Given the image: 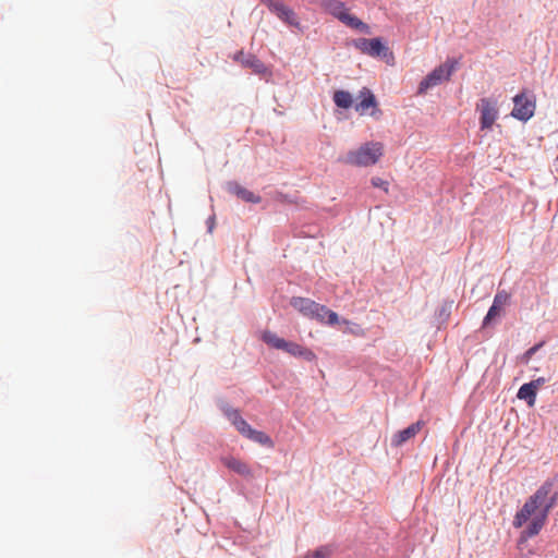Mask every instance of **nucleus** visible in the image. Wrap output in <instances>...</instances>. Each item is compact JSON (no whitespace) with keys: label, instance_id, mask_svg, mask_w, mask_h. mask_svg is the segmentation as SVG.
<instances>
[{"label":"nucleus","instance_id":"19","mask_svg":"<svg viewBox=\"0 0 558 558\" xmlns=\"http://www.w3.org/2000/svg\"><path fill=\"white\" fill-rule=\"evenodd\" d=\"M245 437L266 447L274 446L272 440L268 435H266L264 432L256 430L254 428H251V432H248V434Z\"/></svg>","mask_w":558,"mask_h":558},{"label":"nucleus","instance_id":"24","mask_svg":"<svg viewBox=\"0 0 558 558\" xmlns=\"http://www.w3.org/2000/svg\"><path fill=\"white\" fill-rule=\"evenodd\" d=\"M313 558H327L330 555V550L327 547H320L314 551H310Z\"/></svg>","mask_w":558,"mask_h":558},{"label":"nucleus","instance_id":"2","mask_svg":"<svg viewBox=\"0 0 558 558\" xmlns=\"http://www.w3.org/2000/svg\"><path fill=\"white\" fill-rule=\"evenodd\" d=\"M384 155L381 142H367L356 149L350 150L342 162L354 167H371L376 165Z\"/></svg>","mask_w":558,"mask_h":558},{"label":"nucleus","instance_id":"7","mask_svg":"<svg viewBox=\"0 0 558 558\" xmlns=\"http://www.w3.org/2000/svg\"><path fill=\"white\" fill-rule=\"evenodd\" d=\"M354 47L362 53L369 57H387L391 56L387 46H385L380 38H359L354 41Z\"/></svg>","mask_w":558,"mask_h":558},{"label":"nucleus","instance_id":"31","mask_svg":"<svg viewBox=\"0 0 558 558\" xmlns=\"http://www.w3.org/2000/svg\"><path fill=\"white\" fill-rule=\"evenodd\" d=\"M325 314H330V315H333L335 313L331 312V311H326Z\"/></svg>","mask_w":558,"mask_h":558},{"label":"nucleus","instance_id":"23","mask_svg":"<svg viewBox=\"0 0 558 558\" xmlns=\"http://www.w3.org/2000/svg\"><path fill=\"white\" fill-rule=\"evenodd\" d=\"M234 426L243 436H246L252 428L243 417L238 420Z\"/></svg>","mask_w":558,"mask_h":558},{"label":"nucleus","instance_id":"16","mask_svg":"<svg viewBox=\"0 0 558 558\" xmlns=\"http://www.w3.org/2000/svg\"><path fill=\"white\" fill-rule=\"evenodd\" d=\"M536 391L534 384H524L520 387L518 391V398L521 400H525L530 407H533L535 403Z\"/></svg>","mask_w":558,"mask_h":558},{"label":"nucleus","instance_id":"6","mask_svg":"<svg viewBox=\"0 0 558 558\" xmlns=\"http://www.w3.org/2000/svg\"><path fill=\"white\" fill-rule=\"evenodd\" d=\"M480 111V124L482 130H489L498 118L497 102L490 98H482L476 106Z\"/></svg>","mask_w":558,"mask_h":558},{"label":"nucleus","instance_id":"13","mask_svg":"<svg viewBox=\"0 0 558 558\" xmlns=\"http://www.w3.org/2000/svg\"><path fill=\"white\" fill-rule=\"evenodd\" d=\"M229 191L235 194L239 198L243 199L244 202L254 204L260 202L259 196L255 195L253 192L248 191L247 189L241 186L238 183H230Z\"/></svg>","mask_w":558,"mask_h":558},{"label":"nucleus","instance_id":"8","mask_svg":"<svg viewBox=\"0 0 558 558\" xmlns=\"http://www.w3.org/2000/svg\"><path fill=\"white\" fill-rule=\"evenodd\" d=\"M316 318L322 325L336 327L343 332H360V328L357 325L350 324L347 319L340 316H316Z\"/></svg>","mask_w":558,"mask_h":558},{"label":"nucleus","instance_id":"21","mask_svg":"<svg viewBox=\"0 0 558 558\" xmlns=\"http://www.w3.org/2000/svg\"><path fill=\"white\" fill-rule=\"evenodd\" d=\"M262 338H263L264 342H266L268 345H270L271 348L278 349V350H280L281 347H283L286 344L284 339L279 338L276 333H274L271 331H265L263 333Z\"/></svg>","mask_w":558,"mask_h":558},{"label":"nucleus","instance_id":"14","mask_svg":"<svg viewBox=\"0 0 558 558\" xmlns=\"http://www.w3.org/2000/svg\"><path fill=\"white\" fill-rule=\"evenodd\" d=\"M280 350H283L293 356H304L307 360H312L314 357L312 351L301 347L295 342L286 341V344L281 347Z\"/></svg>","mask_w":558,"mask_h":558},{"label":"nucleus","instance_id":"5","mask_svg":"<svg viewBox=\"0 0 558 558\" xmlns=\"http://www.w3.org/2000/svg\"><path fill=\"white\" fill-rule=\"evenodd\" d=\"M535 108V97L522 92L513 97L511 116L518 120L527 121L534 116Z\"/></svg>","mask_w":558,"mask_h":558},{"label":"nucleus","instance_id":"29","mask_svg":"<svg viewBox=\"0 0 558 558\" xmlns=\"http://www.w3.org/2000/svg\"><path fill=\"white\" fill-rule=\"evenodd\" d=\"M495 316H490V315H487L485 316V319H484V323L483 325L484 326H487L489 324V322L492 320V318H494Z\"/></svg>","mask_w":558,"mask_h":558},{"label":"nucleus","instance_id":"17","mask_svg":"<svg viewBox=\"0 0 558 558\" xmlns=\"http://www.w3.org/2000/svg\"><path fill=\"white\" fill-rule=\"evenodd\" d=\"M361 101L356 105L355 109L356 111L364 112L371 107H376V99L375 96L371 93L369 89L364 88L361 92Z\"/></svg>","mask_w":558,"mask_h":558},{"label":"nucleus","instance_id":"25","mask_svg":"<svg viewBox=\"0 0 558 558\" xmlns=\"http://www.w3.org/2000/svg\"><path fill=\"white\" fill-rule=\"evenodd\" d=\"M226 415L231 421L233 425H235L236 421L240 420L242 416L238 410L230 409L227 410Z\"/></svg>","mask_w":558,"mask_h":558},{"label":"nucleus","instance_id":"10","mask_svg":"<svg viewBox=\"0 0 558 558\" xmlns=\"http://www.w3.org/2000/svg\"><path fill=\"white\" fill-rule=\"evenodd\" d=\"M221 462L226 468L238 473L241 476L248 477V478L253 477V472H252V469L248 466V464L235 457H232V456L223 457L221 459Z\"/></svg>","mask_w":558,"mask_h":558},{"label":"nucleus","instance_id":"3","mask_svg":"<svg viewBox=\"0 0 558 558\" xmlns=\"http://www.w3.org/2000/svg\"><path fill=\"white\" fill-rule=\"evenodd\" d=\"M327 9L328 11L337 17L339 21H341L343 24H345L348 27L354 28L360 31L361 33L371 34V28L367 24L362 22L360 19H357L355 15H352L349 10L345 8L344 3L338 0H329L327 2Z\"/></svg>","mask_w":558,"mask_h":558},{"label":"nucleus","instance_id":"26","mask_svg":"<svg viewBox=\"0 0 558 558\" xmlns=\"http://www.w3.org/2000/svg\"><path fill=\"white\" fill-rule=\"evenodd\" d=\"M372 184L376 187L384 189L386 192L388 191V182L380 178H373Z\"/></svg>","mask_w":558,"mask_h":558},{"label":"nucleus","instance_id":"28","mask_svg":"<svg viewBox=\"0 0 558 558\" xmlns=\"http://www.w3.org/2000/svg\"><path fill=\"white\" fill-rule=\"evenodd\" d=\"M263 3L267 4L268 8L272 11L279 0H260Z\"/></svg>","mask_w":558,"mask_h":558},{"label":"nucleus","instance_id":"4","mask_svg":"<svg viewBox=\"0 0 558 558\" xmlns=\"http://www.w3.org/2000/svg\"><path fill=\"white\" fill-rule=\"evenodd\" d=\"M453 70V62L446 61L444 64L430 72L418 85L417 94L424 95L428 89L436 87L450 78Z\"/></svg>","mask_w":558,"mask_h":558},{"label":"nucleus","instance_id":"22","mask_svg":"<svg viewBox=\"0 0 558 558\" xmlns=\"http://www.w3.org/2000/svg\"><path fill=\"white\" fill-rule=\"evenodd\" d=\"M544 342H539L532 348H530L522 356L521 360L523 363L527 364L531 357L543 347Z\"/></svg>","mask_w":558,"mask_h":558},{"label":"nucleus","instance_id":"27","mask_svg":"<svg viewBox=\"0 0 558 558\" xmlns=\"http://www.w3.org/2000/svg\"><path fill=\"white\" fill-rule=\"evenodd\" d=\"M546 383V379L544 377H539L535 380L530 381V384H534L535 390H538L539 387H542Z\"/></svg>","mask_w":558,"mask_h":558},{"label":"nucleus","instance_id":"12","mask_svg":"<svg viewBox=\"0 0 558 558\" xmlns=\"http://www.w3.org/2000/svg\"><path fill=\"white\" fill-rule=\"evenodd\" d=\"M235 60L243 66L252 69L255 73L262 74L266 72L265 64L253 54L240 52L236 54Z\"/></svg>","mask_w":558,"mask_h":558},{"label":"nucleus","instance_id":"15","mask_svg":"<svg viewBox=\"0 0 558 558\" xmlns=\"http://www.w3.org/2000/svg\"><path fill=\"white\" fill-rule=\"evenodd\" d=\"M274 13L278 15L279 19L284 21L288 24H295V14L294 12L287 7L283 2L279 1L275 9L272 10Z\"/></svg>","mask_w":558,"mask_h":558},{"label":"nucleus","instance_id":"1","mask_svg":"<svg viewBox=\"0 0 558 558\" xmlns=\"http://www.w3.org/2000/svg\"><path fill=\"white\" fill-rule=\"evenodd\" d=\"M557 498L558 494L554 492L553 483L545 482L525 500L512 521L514 529H523L520 534L521 543L539 534L548 520L550 510L557 504Z\"/></svg>","mask_w":558,"mask_h":558},{"label":"nucleus","instance_id":"20","mask_svg":"<svg viewBox=\"0 0 558 558\" xmlns=\"http://www.w3.org/2000/svg\"><path fill=\"white\" fill-rule=\"evenodd\" d=\"M333 101L338 107L348 109L352 105V96L349 92L337 90L333 94Z\"/></svg>","mask_w":558,"mask_h":558},{"label":"nucleus","instance_id":"11","mask_svg":"<svg viewBox=\"0 0 558 558\" xmlns=\"http://www.w3.org/2000/svg\"><path fill=\"white\" fill-rule=\"evenodd\" d=\"M291 305L295 311L303 314H319V312L325 311L324 306L304 298H293Z\"/></svg>","mask_w":558,"mask_h":558},{"label":"nucleus","instance_id":"30","mask_svg":"<svg viewBox=\"0 0 558 558\" xmlns=\"http://www.w3.org/2000/svg\"><path fill=\"white\" fill-rule=\"evenodd\" d=\"M302 558H313V555H311L310 553L305 554Z\"/></svg>","mask_w":558,"mask_h":558},{"label":"nucleus","instance_id":"9","mask_svg":"<svg viewBox=\"0 0 558 558\" xmlns=\"http://www.w3.org/2000/svg\"><path fill=\"white\" fill-rule=\"evenodd\" d=\"M424 425L423 421H417L411 424L409 427L400 430L393 435L391 438V445L393 447H400L411 438L415 437L418 434Z\"/></svg>","mask_w":558,"mask_h":558},{"label":"nucleus","instance_id":"18","mask_svg":"<svg viewBox=\"0 0 558 558\" xmlns=\"http://www.w3.org/2000/svg\"><path fill=\"white\" fill-rule=\"evenodd\" d=\"M509 299L510 295L507 292H498L487 314H498L499 312L504 311V307L509 302Z\"/></svg>","mask_w":558,"mask_h":558}]
</instances>
